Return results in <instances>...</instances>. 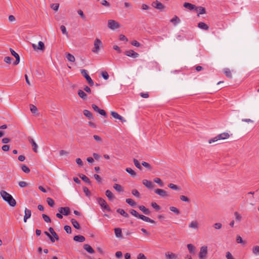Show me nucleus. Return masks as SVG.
Instances as JSON below:
<instances>
[{
    "mask_svg": "<svg viewBox=\"0 0 259 259\" xmlns=\"http://www.w3.org/2000/svg\"><path fill=\"white\" fill-rule=\"evenodd\" d=\"M0 194L3 200L7 202L11 206L14 207L16 205V201L12 196L4 190L0 192Z\"/></svg>",
    "mask_w": 259,
    "mask_h": 259,
    "instance_id": "nucleus-1",
    "label": "nucleus"
},
{
    "mask_svg": "<svg viewBox=\"0 0 259 259\" xmlns=\"http://www.w3.org/2000/svg\"><path fill=\"white\" fill-rule=\"evenodd\" d=\"M130 212L133 215L135 216V217L138 218L144 221H145V222H149V223H151L152 224H155L156 223L155 221H154V220L151 219L150 218H148L147 217H146V216H145L144 215L139 214L137 212V211L135 210V209H131L130 210Z\"/></svg>",
    "mask_w": 259,
    "mask_h": 259,
    "instance_id": "nucleus-2",
    "label": "nucleus"
},
{
    "mask_svg": "<svg viewBox=\"0 0 259 259\" xmlns=\"http://www.w3.org/2000/svg\"><path fill=\"white\" fill-rule=\"evenodd\" d=\"M230 135L228 133H223L218 135L216 137L208 140V143L211 144L214 142H218L219 140H225L229 138Z\"/></svg>",
    "mask_w": 259,
    "mask_h": 259,
    "instance_id": "nucleus-3",
    "label": "nucleus"
},
{
    "mask_svg": "<svg viewBox=\"0 0 259 259\" xmlns=\"http://www.w3.org/2000/svg\"><path fill=\"white\" fill-rule=\"evenodd\" d=\"M97 201L103 209L106 210L108 211H111L110 207L104 199L102 198H98L97 199Z\"/></svg>",
    "mask_w": 259,
    "mask_h": 259,
    "instance_id": "nucleus-4",
    "label": "nucleus"
},
{
    "mask_svg": "<svg viewBox=\"0 0 259 259\" xmlns=\"http://www.w3.org/2000/svg\"><path fill=\"white\" fill-rule=\"evenodd\" d=\"M80 72L83 77L86 79L87 81L88 82L89 84L91 87L93 86L94 82L91 77L87 73V71L85 69H81L80 70Z\"/></svg>",
    "mask_w": 259,
    "mask_h": 259,
    "instance_id": "nucleus-5",
    "label": "nucleus"
},
{
    "mask_svg": "<svg viewBox=\"0 0 259 259\" xmlns=\"http://www.w3.org/2000/svg\"><path fill=\"white\" fill-rule=\"evenodd\" d=\"M208 253L207 247L206 246H203L200 248V250L199 253V259H205Z\"/></svg>",
    "mask_w": 259,
    "mask_h": 259,
    "instance_id": "nucleus-6",
    "label": "nucleus"
},
{
    "mask_svg": "<svg viewBox=\"0 0 259 259\" xmlns=\"http://www.w3.org/2000/svg\"><path fill=\"white\" fill-rule=\"evenodd\" d=\"M94 47L92 49V52L95 53H98L100 50V47L102 46V43L100 39L96 38L94 41Z\"/></svg>",
    "mask_w": 259,
    "mask_h": 259,
    "instance_id": "nucleus-7",
    "label": "nucleus"
},
{
    "mask_svg": "<svg viewBox=\"0 0 259 259\" xmlns=\"http://www.w3.org/2000/svg\"><path fill=\"white\" fill-rule=\"evenodd\" d=\"M119 24L113 20H109L108 21V27L111 29L114 30L119 28Z\"/></svg>",
    "mask_w": 259,
    "mask_h": 259,
    "instance_id": "nucleus-8",
    "label": "nucleus"
},
{
    "mask_svg": "<svg viewBox=\"0 0 259 259\" xmlns=\"http://www.w3.org/2000/svg\"><path fill=\"white\" fill-rule=\"evenodd\" d=\"M154 192L156 194L163 198L167 197L169 196L167 192L163 189H156Z\"/></svg>",
    "mask_w": 259,
    "mask_h": 259,
    "instance_id": "nucleus-9",
    "label": "nucleus"
},
{
    "mask_svg": "<svg viewBox=\"0 0 259 259\" xmlns=\"http://www.w3.org/2000/svg\"><path fill=\"white\" fill-rule=\"evenodd\" d=\"M60 213L64 215H68L70 213V210L68 207H61L58 209Z\"/></svg>",
    "mask_w": 259,
    "mask_h": 259,
    "instance_id": "nucleus-10",
    "label": "nucleus"
},
{
    "mask_svg": "<svg viewBox=\"0 0 259 259\" xmlns=\"http://www.w3.org/2000/svg\"><path fill=\"white\" fill-rule=\"evenodd\" d=\"M32 48L34 50H39L40 51H44L45 49V45L42 41H39L38 44V46L37 47L35 44L32 45Z\"/></svg>",
    "mask_w": 259,
    "mask_h": 259,
    "instance_id": "nucleus-11",
    "label": "nucleus"
},
{
    "mask_svg": "<svg viewBox=\"0 0 259 259\" xmlns=\"http://www.w3.org/2000/svg\"><path fill=\"white\" fill-rule=\"evenodd\" d=\"M152 6L156 8L157 10H162L164 8V6L162 3L156 1L152 3Z\"/></svg>",
    "mask_w": 259,
    "mask_h": 259,
    "instance_id": "nucleus-12",
    "label": "nucleus"
},
{
    "mask_svg": "<svg viewBox=\"0 0 259 259\" xmlns=\"http://www.w3.org/2000/svg\"><path fill=\"white\" fill-rule=\"evenodd\" d=\"M10 51L11 53V54L15 58L16 60L14 62V64L16 65L18 64L20 62V57L18 54L15 52L12 48L10 49Z\"/></svg>",
    "mask_w": 259,
    "mask_h": 259,
    "instance_id": "nucleus-13",
    "label": "nucleus"
},
{
    "mask_svg": "<svg viewBox=\"0 0 259 259\" xmlns=\"http://www.w3.org/2000/svg\"><path fill=\"white\" fill-rule=\"evenodd\" d=\"M124 54L127 56H128V57H132L133 58H136L138 57V56H139L138 53L135 52L133 50L126 51L125 52Z\"/></svg>",
    "mask_w": 259,
    "mask_h": 259,
    "instance_id": "nucleus-14",
    "label": "nucleus"
},
{
    "mask_svg": "<svg viewBox=\"0 0 259 259\" xmlns=\"http://www.w3.org/2000/svg\"><path fill=\"white\" fill-rule=\"evenodd\" d=\"M111 115L113 118L120 120L122 122L126 121L125 119L116 112L111 111Z\"/></svg>",
    "mask_w": 259,
    "mask_h": 259,
    "instance_id": "nucleus-15",
    "label": "nucleus"
},
{
    "mask_svg": "<svg viewBox=\"0 0 259 259\" xmlns=\"http://www.w3.org/2000/svg\"><path fill=\"white\" fill-rule=\"evenodd\" d=\"M28 141L31 143V146L33 147V151L37 153V145L35 142L34 140L31 137H28Z\"/></svg>",
    "mask_w": 259,
    "mask_h": 259,
    "instance_id": "nucleus-16",
    "label": "nucleus"
},
{
    "mask_svg": "<svg viewBox=\"0 0 259 259\" xmlns=\"http://www.w3.org/2000/svg\"><path fill=\"white\" fill-rule=\"evenodd\" d=\"M31 215V210L25 208L24 210V222H26L27 220L30 218Z\"/></svg>",
    "mask_w": 259,
    "mask_h": 259,
    "instance_id": "nucleus-17",
    "label": "nucleus"
},
{
    "mask_svg": "<svg viewBox=\"0 0 259 259\" xmlns=\"http://www.w3.org/2000/svg\"><path fill=\"white\" fill-rule=\"evenodd\" d=\"M78 96L82 99L83 100H86L88 99L87 94L83 91L82 90H78L77 92Z\"/></svg>",
    "mask_w": 259,
    "mask_h": 259,
    "instance_id": "nucleus-18",
    "label": "nucleus"
},
{
    "mask_svg": "<svg viewBox=\"0 0 259 259\" xmlns=\"http://www.w3.org/2000/svg\"><path fill=\"white\" fill-rule=\"evenodd\" d=\"M142 183L148 189H152L153 188V184L151 181L144 179L143 180Z\"/></svg>",
    "mask_w": 259,
    "mask_h": 259,
    "instance_id": "nucleus-19",
    "label": "nucleus"
},
{
    "mask_svg": "<svg viewBox=\"0 0 259 259\" xmlns=\"http://www.w3.org/2000/svg\"><path fill=\"white\" fill-rule=\"evenodd\" d=\"M165 257L166 259H177L178 256L172 252L167 251L165 254Z\"/></svg>",
    "mask_w": 259,
    "mask_h": 259,
    "instance_id": "nucleus-20",
    "label": "nucleus"
},
{
    "mask_svg": "<svg viewBox=\"0 0 259 259\" xmlns=\"http://www.w3.org/2000/svg\"><path fill=\"white\" fill-rule=\"evenodd\" d=\"M83 248L89 253L93 254L95 252V251L93 249V248L88 244H84L83 246Z\"/></svg>",
    "mask_w": 259,
    "mask_h": 259,
    "instance_id": "nucleus-21",
    "label": "nucleus"
},
{
    "mask_svg": "<svg viewBox=\"0 0 259 259\" xmlns=\"http://www.w3.org/2000/svg\"><path fill=\"white\" fill-rule=\"evenodd\" d=\"M183 6L185 8L188 9L190 10H192L194 9L195 10V9L196 8V7L194 5H193L189 3H185L183 4Z\"/></svg>",
    "mask_w": 259,
    "mask_h": 259,
    "instance_id": "nucleus-22",
    "label": "nucleus"
},
{
    "mask_svg": "<svg viewBox=\"0 0 259 259\" xmlns=\"http://www.w3.org/2000/svg\"><path fill=\"white\" fill-rule=\"evenodd\" d=\"M73 240L75 241L79 242H83L85 241V237L82 235H76L73 237Z\"/></svg>",
    "mask_w": 259,
    "mask_h": 259,
    "instance_id": "nucleus-23",
    "label": "nucleus"
},
{
    "mask_svg": "<svg viewBox=\"0 0 259 259\" xmlns=\"http://www.w3.org/2000/svg\"><path fill=\"white\" fill-rule=\"evenodd\" d=\"M139 208L140 210H141L144 214L146 215H149L150 214L151 212L150 210L147 208H146L144 205H140L139 206Z\"/></svg>",
    "mask_w": 259,
    "mask_h": 259,
    "instance_id": "nucleus-24",
    "label": "nucleus"
},
{
    "mask_svg": "<svg viewBox=\"0 0 259 259\" xmlns=\"http://www.w3.org/2000/svg\"><path fill=\"white\" fill-rule=\"evenodd\" d=\"M195 10L197 12H198V13L197 14L198 17L199 16L200 14H204L206 13L205 9L202 7H196V8L195 9Z\"/></svg>",
    "mask_w": 259,
    "mask_h": 259,
    "instance_id": "nucleus-25",
    "label": "nucleus"
},
{
    "mask_svg": "<svg viewBox=\"0 0 259 259\" xmlns=\"http://www.w3.org/2000/svg\"><path fill=\"white\" fill-rule=\"evenodd\" d=\"M83 113L88 119H92L94 118L92 113L88 110L85 109L83 111Z\"/></svg>",
    "mask_w": 259,
    "mask_h": 259,
    "instance_id": "nucleus-26",
    "label": "nucleus"
},
{
    "mask_svg": "<svg viewBox=\"0 0 259 259\" xmlns=\"http://www.w3.org/2000/svg\"><path fill=\"white\" fill-rule=\"evenodd\" d=\"M189 228L197 230L199 228V224L197 221H192L189 225Z\"/></svg>",
    "mask_w": 259,
    "mask_h": 259,
    "instance_id": "nucleus-27",
    "label": "nucleus"
},
{
    "mask_svg": "<svg viewBox=\"0 0 259 259\" xmlns=\"http://www.w3.org/2000/svg\"><path fill=\"white\" fill-rule=\"evenodd\" d=\"M114 231H115V236L117 238H122V231L120 228H115Z\"/></svg>",
    "mask_w": 259,
    "mask_h": 259,
    "instance_id": "nucleus-28",
    "label": "nucleus"
},
{
    "mask_svg": "<svg viewBox=\"0 0 259 259\" xmlns=\"http://www.w3.org/2000/svg\"><path fill=\"white\" fill-rule=\"evenodd\" d=\"M198 27L205 30H208L209 29L208 26L204 22H199L198 24Z\"/></svg>",
    "mask_w": 259,
    "mask_h": 259,
    "instance_id": "nucleus-29",
    "label": "nucleus"
},
{
    "mask_svg": "<svg viewBox=\"0 0 259 259\" xmlns=\"http://www.w3.org/2000/svg\"><path fill=\"white\" fill-rule=\"evenodd\" d=\"M79 176V178L84 182H85L89 184H91V182L90 180L86 176H85L83 174H80Z\"/></svg>",
    "mask_w": 259,
    "mask_h": 259,
    "instance_id": "nucleus-30",
    "label": "nucleus"
},
{
    "mask_svg": "<svg viewBox=\"0 0 259 259\" xmlns=\"http://www.w3.org/2000/svg\"><path fill=\"white\" fill-rule=\"evenodd\" d=\"M105 194L109 200H112L114 198L113 193L109 190L106 191Z\"/></svg>",
    "mask_w": 259,
    "mask_h": 259,
    "instance_id": "nucleus-31",
    "label": "nucleus"
},
{
    "mask_svg": "<svg viewBox=\"0 0 259 259\" xmlns=\"http://www.w3.org/2000/svg\"><path fill=\"white\" fill-rule=\"evenodd\" d=\"M187 248L191 254H194L195 251V247L192 244H188L187 245Z\"/></svg>",
    "mask_w": 259,
    "mask_h": 259,
    "instance_id": "nucleus-32",
    "label": "nucleus"
},
{
    "mask_svg": "<svg viewBox=\"0 0 259 259\" xmlns=\"http://www.w3.org/2000/svg\"><path fill=\"white\" fill-rule=\"evenodd\" d=\"M71 222L73 225V226L76 229H80V225L79 224V223L77 222V221L74 219H72L71 220Z\"/></svg>",
    "mask_w": 259,
    "mask_h": 259,
    "instance_id": "nucleus-33",
    "label": "nucleus"
},
{
    "mask_svg": "<svg viewBox=\"0 0 259 259\" xmlns=\"http://www.w3.org/2000/svg\"><path fill=\"white\" fill-rule=\"evenodd\" d=\"M116 211L125 218H128L129 215L123 209L118 208Z\"/></svg>",
    "mask_w": 259,
    "mask_h": 259,
    "instance_id": "nucleus-34",
    "label": "nucleus"
},
{
    "mask_svg": "<svg viewBox=\"0 0 259 259\" xmlns=\"http://www.w3.org/2000/svg\"><path fill=\"white\" fill-rule=\"evenodd\" d=\"M113 188L118 192H122L123 191L122 187L120 185L118 184H115L113 185Z\"/></svg>",
    "mask_w": 259,
    "mask_h": 259,
    "instance_id": "nucleus-35",
    "label": "nucleus"
},
{
    "mask_svg": "<svg viewBox=\"0 0 259 259\" xmlns=\"http://www.w3.org/2000/svg\"><path fill=\"white\" fill-rule=\"evenodd\" d=\"M125 202L132 207L135 206L137 205L136 202L131 198L126 199Z\"/></svg>",
    "mask_w": 259,
    "mask_h": 259,
    "instance_id": "nucleus-36",
    "label": "nucleus"
},
{
    "mask_svg": "<svg viewBox=\"0 0 259 259\" xmlns=\"http://www.w3.org/2000/svg\"><path fill=\"white\" fill-rule=\"evenodd\" d=\"M168 187L173 190H176V191H180L181 190V188L174 184L170 183L168 185Z\"/></svg>",
    "mask_w": 259,
    "mask_h": 259,
    "instance_id": "nucleus-37",
    "label": "nucleus"
},
{
    "mask_svg": "<svg viewBox=\"0 0 259 259\" xmlns=\"http://www.w3.org/2000/svg\"><path fill=\"white\" fill-rule=\"evenodd\" d=\"M125 170L133 177H134L136 176V172L131 168L127 167L126 168Z\"/></svg>",
    "mask_w": 259,
    "mask_h": 259,
    "instance_id": "nucleus-38",
    "label": "nucleus"
},
{
    "mask_svg": "<svg viewBox=\"0 0 259 259\" xmlns=\"http://www.w3.org/2000/svg\"><path fill=\"white\" fill-rule=\"evenodd\" d=\"M66 58H67V60L70 62H74L75 60V57H74V56H73L72 55H71L70 53H67Z\"/></svg>",
    "mask_w": 259,
    "mask_h": 259,
    "instance_id": "nucleus-39",
    "label": "nucleus"
},
{
    "mask_svg": "<svg viewBox=\"0 0 259 259\" xmlns=\"http://www.w3.org/2000/svg\"><path fill=\"white\" fill-rule=\"evenodd\" d=\"M29 106H30V110L31 112H32V113H33V114L37 113V111H38L37 108L35 106H34V105H32V104H30Z\"/></svg>",
    "mask_w": 259,
    "mask_h": 259,
    "instance_id": "nucleus-40",
    "label": "nucleus"
},
{
    "mask_svg": "<svg viewBox=\"0 0 259 259\" xmlns=\"http://www.w3.org/2000/svg\"><path fill=\"white\" fill-rule=\"evenodd\" d=\"M170 22L173 23L174 24V25H176L180 22V20L177 16H175V17H173L170 20Z\"/></svg>",
    "mask_w": 259,
    "mask_h": 259,
    "instance_id": "nucleus-41",
    "label": "nucleus"
},
{
    "mask_svg": "<svg viewBox=\"0 0 259 259\" xmlns=\"http://www.w3.org/2000/svg\"><path fill=\"white\" fill-rule=\"evenodd\" d=\"M224 73H225V75L227 77H228L229 78H232V73H231V71L229 69L226 68L224 70Z\"/></svg>",
    "mask_w": 259,
    "mask_h": 259,
    "instance_id": "nucleus-42",
    "label": "nucleus"
},
{
    "mask_svg": "<svg viewBox=\"0 0 259 259\" xmlns=\"http://www.w3.org/2000/svg\"><path fill=\"white\" fill-rule=\"evenodd\" d=\"M154 182L158 184L159 186L163 187L164 183L162 182L161 180L159 178H156L154 179Z\"/></svg>",
    "mask_w": 259,
    "mask_h": 259,
    "instance_id": "nucleus-43",
    "label": "nucleus"
},
{
    "mask_svg": "<svg viewBox=\"0 0 259 259\" xmlns=\"http://www.w3.org/2000/svg\"><path fill=\"white\" fill-rule=\"evenodd\" d=\"M252 252L255 255H259V246H255L252 248Z\"/></svg>",
    "mask_w": 259,
    "mask_h": 259,
    "instance_id": "nucleus-44",
    "label": "nucleus"
},
{
    "mask_svg": "<svg viewBox=\"0 0 259 259\" xmlns=\"http://www.w3.org/2000/svg\"><path fill=\"white\" fill-rule=\"evenodd\" d=\"M133 162H134V163L135 165V166H136L138 169H140V170H141V169H142V166H141V164H140V162H139V161H138L137 159H136L134 158V159H133Z\"/></svg>",
    "mask_w": 259,
    "mask_h": 259,
    "instance_id": "nucleus-45",
    "label": "nucleus"
},
{
    "mask_svg": "<svg viewBox=\"0 0 259 259\" xmlns=\"http://www.w3.org/2000/svg\"><path fill=\"white\" fill-rule=\"evenodd\" d=\"M47 202L49 205L51 207H53L54 205V201L51 198L48 197L47 198Z\"/></svg>",
    "mask_w": 259,
    "mask_h": 259,
    "instance_id": "nucleus-46",
    "label": "nucleus"
},
{
    "mask_svg": "<svg viewBox=\"0 0 259 259\" xmlns=\"http://www.w3.org/2000/svg\"><path fill=\"white\" fill-rule=\"evenodd\" d=\"M169 209L170 211L175 213L176 214H179L180 213L179 210L174 206H170L169 207Z\"/></svg>",
    "mask_w": 259,
    "mask_h": 259,
    "instance_id": "nucleus-47",
    "label": "nucleus"
},
{
    "mask_svg": "<svg viewBox=\"0 0 259 259\" xmlns=\"http://www.w3.org/2000/svg\"><path fill=\"white\" fill-rule=\"evenodd\" d=\"M180 199H181V200L188 203H189L190 202V199L188 197L185 196L184 195H181L180 196Z\"/></svg>",
    "mask_w": 259,
    "mask_h": 259,
    "instance_id": "nucleus-48",
    "label": "nucleus"
},
{
    "mask_svg": "<svg viewBox=\"0 0 259 259\" xmlns=\"http://www.w3.org/2000/svg\"><path fill=\"white\" fill-rule=\"evenodd\" d=\"M21 169L22 171L26 174H28L30 172V170L28 166L26 165H22L21 166Z\"/></svg>",
    "mask_w": 259,
    "mask_h": 259,
    "instance_id": "nucleus-49",
    "label": "nucleus"
},
{
    "mask_svg": "<svg viewBox=\"0 0 259 259\" xmlns=\"http://www.w3.org/2000/svg\"><path fill=\"white\" fill-rule=\"evenodd\" d=\"M42 217L46 223H51V220L50 218L47 214H42Z\"/></svg>",
    "mask_w": 259,
    "mask_h": 259,
    "instance_id": "nucleus-50",
    "label": "nucleus"
},
{
    "mask_svg": "<svg viewBox=\"0 0 259 259\" xmlns=\"http://www.w3.org/2000/svg\"><path fill=\"white\" fill-rule=\"evenodd\" d=\"M236 242L238 243H242V244H245L246 243V241L243 240L242 238L240 236H239V235H237V237H236Z\"/></svg>",
    "mask_w": 259,
    "mask_h": 259,
    "instance_id": "nucleus-51",
    "label": "nucleus"
},
{
    "mask_svg": "<svg viewBox=\"0 0 259 259\" xmlns=\"http://www.w3.org/2000/svg\"><path fill=\"white\" fill-rule=\"evenodd\" d=\"M60 29L63 34H65L66 36H68V32L64 25H61L60 26Z\"/></svg>",
    "mask_w": 259,
    "mask_h": 259,
    "instance_id": "nucleus-52",
    "label": "nucleus"
},
{
    "mask_svg": "<svg viewBox=\"0 0 259 259\" xmlns=\"http://www.w3.org/2000/svg\"><path fill=\"white\" fill-rule=\"evenodd\" d=\"M142 165H143L146 168L149 169V170H151L152 169L151 165L148 162L143 161L142 162Z\"/></svg>",
    "mask_w": 259,
    "mask_h": 259,
    "instance_id": "nucleus-53",
    "label": "nucleus"
},
{
    "mask_svg": "<svg viewBox=\"0 0 259 259\" xmlns=\"http://www.w3.org/2000/svg\"><path fill=\"white\" fill-rule=\"evenodd\" d=\"M151 205L152 207L156 210H159L161 208L160 206L158 205L156 202H152Z\"/></svg>",
    "mask_w": 259,
    "mask_h": 259,
    "instance_id": "nucleus-54",
    "label": "nucleus"
},
{
    "mask_svg": "<svg viewBox=\"0 0 259 259\" xmlns=\"http://www.w3.org/2000/svg\"><path fill=\"white\" fill-rule=\"evenodd\" d=\"M213 227L215 229L219 230L222 228V224L220 223H216L213 224Z\"/></svg>",
    "mask_w": 259,
    "mask_h": 259,
    "instance_id": "nucleus-55",
    "label": "nucleus"
},
{
    "mask_svg": "<svg viewBox=\"0 0 259 259\" xmlns=\"http://www.w3.org/2000/svg\"><path fill=\"white\" fill-rule=\"evenodd\" d=\"M64 229L67 234H70L71 233L72 230H71V228L70 226H68V225H65L64 227Z\"/></svg>",
    "mask_w": 259,
    "mask_h": 259,
    "instance_id": "nucleus-56",
    "label": "nucleus"
},
{
    "mask_svg": "<svg viewBox=\"0 0 259 259\" xmlns=\"http://www.w3.org/2000/svg\"><path fill=\"white\" fill-rule=\"evenodd\" d=\"M97 112H98L101 115L103 116L104 117H107V113L103 109H99Z\"/></svg>",
    "mask_w": 259,
    "mask_h": 259,
    "instance_id": "nucleus-57",
    "label": "nucleus"
},
{
    "mask_svg": "<svg viewBox=\"0 0 259 259\" xmlns=\"http://www.w3.org/2000/svg\"><path fill=\"white\" fill-rule=\"evenodd\" d=\"M234 215L235 216V219L237 221L240 222L241 220L242 217L238 212H235Z\"/></svg>",
    "mask_w": 259,
    "mask_h": 259,
    "instance_id": "nucleus-58",
    "label": "nucleus"
},
{
    "mask_svg": "<svg viewBox=\"0 0 259 259\" xmlns=\"http://www.w3.org/2000/svg\"><path fill=\"white\" fill-rule=\"evenodd\" d=\"M132 193L133 195H134L136 197H137L138 198L140 197V193L139 192V191L137 190L133 189L132 191Z\"/></svg>",
    "mask_w": 259,
    "mask_h": 259,
    "instance_id": "nucleus-59",
    "label": "nucleus"
},
{
    "mask_svg": "<svg viewBox=\"0 0 259 259\" xmlns=\"http://www.w3.org/2000/svg\"><path fill=\"white\" fill-rule=\"evenodd\" d=\"M83 190L87 196H90L91 195V192L87 187H84L83 188Z\"/></svg>",
    "mask_w": 259,
    "mask_h": 259,
    "instance_id": "nucleus-60",
    "label": "nucleus"
},
{
    "mask_svg": "<svg viewBox=\"0 0 259 259\" xmlns=\"http://www.w3.org/2000/svg\"><path fill=\"white\" fill-rule=\"evenodd\" d=\"M102 76L103 77V78L105 80H107L109 78V75L107 72L106 71H103L101 73Z\"/></svg>",
    "mask_w": 259,
    "mask_h": 259,
    "instance_id": "nucleus-61",
    "label": "nucleus"
},
{
    "mask_svg": "<svg viewBox=\"0 0 259 259\" xmlns=\"http://www.w3.org/2000/svg\"><path fill=\"white\" fill-rule=\"evenodd\" d=\"M13 59L10 57H5L4 58V61L8 64H10L11 63V61Z\"/></svg>",
    "mask_w": 259,
    "mask_h": 259,
    "instance_id": "nucleus-62",
    "label": "nucleus"
},
{
    "mask_svg": "<svg viewBox=\"0 0 259 259\" xmlns=\"http://www.w3.org/2000/svg\"><path fill=\"white\" fill-rule=\"evenodd\" d=\"M226 257L227 259H235L234 257L232 255V254L229 251H227L226 252Z\"/></svg>",
    "mask_w": 259,
    "mask_h": 259,
    "instance_id": "nucleus-63",
    "label": "nucleus"
},
{
    "mask_svg": "<svg viewBox=\"0 0 259 259\" xmlns=\"http://www.w3.org/2000/svg\"><path fill=\"white\" fill-rule=\"evenodd\" d=\"M137 259H147L146 256L142 253H139L137 256Z\"/></svg>",
    "mask_w": 259,
    "mask_h": 259,
    "instance_id": "nucleus-64",
    "label": "nucleus"
}]
</instances>
